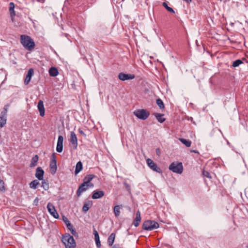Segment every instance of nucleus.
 Returning a JSON list of instances; mask_svg holds the SVG:
<instances>
[{"mask_svg":"<svg viewBox=\"0 0 248 248\" xmlns=\"http://www.w3.org/2000/svg\"><path fill=\"white\" fill-rule=\"evenodd\" d=\"M20 42L24 47L29 51L32 50L35 47V43L33 40L27 35L20 36Z\"/></svg>","mask_w":248,"mask_h":248,"instance_id":"f257e3e1","label":"nucleus"},{"mask_svg":"<svg viewBox=\"0 0 248 248\" xmlns=\"http://www.w3.org/2000/svg\"><path fill=\"white\" fill-rule=\"evenodd\" d=\"M62 241L64 244L65 248H75L76 242L73 237L69 233H66L62 238Z\"/></svg>","mask_w":248,"mask_h":248,"instance_id":"f03ea898","label":"nucleus"},{"mask_svg":"<svg viewBox=\"0 0 248 248\" xmlns=\"http://www.w3.org/2000/svg\"><path fill=\"white\" fill-rule=\"evenodd\" d=\"M159 224L155 220H147L142 224V229L146 231H152L158 228Z\"/></svg>","mask_w":248,"mask_h":248,"instance_id":"7ed1b4c3","label":"nucleus"},{"mask_svg":"<svg viewBox=\"0 0 248 248\" xmlns=\"http://www.w3.org/2000/svg\"><path fill=\"white\" fill-rule=\"evenodd\" d=\"M169 168L172 172L178 174H181L183 170V167L181 162H172L170 164Z\"/></svg>","mask_w":248,"mask_h":248,"instance_id":"20e7f679","label":"nucleus"},{"mask_svg":"<svg viewBox=\"0 0 248 248\" xmlns=\"http://www.w3.org/2000/svg\"><path fill=\"white\" fill-rule=\"evenodd\" d=\"M9 107V104L5 105L3 108V110L1 112L0 116V127H3L6 124L7 111Z\"/></svg>","mask_w":248,"mask_h":248,"instance_id":"39448f33","label":"nucleus"},{"mask_svg":"<svg viewBox=\"0 0 248 248\" xmlns=\"http://www.w3.org/2000/svg\"><path fill=\"white\" fill-rule=\"evenodd\" d=\"M134 114L138 118L145 120L150 115V112L144 109H137L134 112Z\"/></svg>","mask_w":248,"mask_h":248,"instance_id":"423d86ee","label":"nucleus"},{"mask_svg":"<svg viewBox=\"0 0 248 248\" xmlns=\"http://www.w3.org/2000/svg\"><path fill=\"white\" fill-rule=\"evenodd\" d=\"M146 162L149 167L154 171L161 173L162 172L161 169L157 166L151 159L148 158L146 159Z\"/></svg>","mask_w":248,"mask_h":248,"instance_id":"0eeeda50","label":"nucleus"},{"mask_svg":"<svg viewBox=\"0 0 248 248\" xmlns=\"http://www.w3.org/2000/svg\"><path fill=\"white\" fill-rule=\"evenodd\" d=\"M94 186L93 184H91L90 185L84 184L82 183L78 187L77 191V195L78 197H79L82 193L86 191L89 188H92Z\"/></svg>","mask_w":248,"mask_h":248,"instance_id":"6e6552de","label":"nucleus"},{"mask_svg":"<svg viewBox=\"0 0 248 248\" xmlns=\"http://www.w3.org/2000/svg\"><path fill=\"white\" fill-rule=\"evenodd\" d=\"M47 208L49 214L55 218H58L59 217L55 206L51 203L48 202L47 205Z\"/></svg>","mask_w":248,"mask_h":248,"instance_id":"1a4fd4ad","label":"nucleus"},{"mask_svg":"<svg viewBox=\"0 0 248 248\" xmlns=\"http://www.w3.org/2000/svg\"><path fill=\"white\" fill-rule=\"evenodd\" d=\"M69 141L73 146L74 148L76 149L78 146V139L75 133L73 131L70 132Z\"/></svg>","mask_w":248,"mask_h":248,"instance_id":"9d476101","label":"nucleus"},{"mask_svg":"<svg viewBox=\"0 0 248 248\" xmlns=\"http://www.w3.org/2000/svg\"><path fill=\"white\" fill-rule=\"evenodd\" d=\"M135 77V76L134 74H127L124 73H120L118 75L119 78L122 81L133 79Z\"/></svg>","mask_w":248,"mask_h":248,"instance_id":"9b49d317","label":"nucleus"},{"mask_svg":"<svg viewBox=\"0 0 248 248\" xmlns=\"http://www.w3.org/2000/svg\"><path fill=\"white\" fill-rule=\"evenodd\" d=\"M63 137L62 136H59L58 137L57 146H56V151L58 153H61L63 150Z\"/></svg>","mask_w":248,"mask_h":248,"instance_id":"f8f14e48","label":"nucleus"},{"mask_svg":"<svg viewBox=\"0 0 248 248\" xmlns=\"http://www.w3.org/2000/svg\"><path fill=\"white\" fill-rule=\"evenodd\" d=\"M34 74V70L32 68H30L28 71V73L24 80V84L28 85L31 81V78Z\"/></svg>","mask_w":248,"mask_h":248,"instance_id":"ddd939ff","label":"nucleus"},{"mask_svg":"<svg viewBox=\"0 0 248 248\" xmlns=\"http://www.w3.org/2000/svg\"><path fill=\"white\" fill-rule=\"evenodd\" d=\"M105 195V192L102 190H95L93 192L92 196L93 199H97L103 197Z\"/></svg>","mask_w":248,"mask_h":248,"instance_id":"4468645a","label":"nucleus"},{"mask_svg":"<svg viewBox=\"0 0 248 248\" xmlns=\"http://www.w3.org/2000/svg\"><path fill=\"white\" fill-rule=\"evenodd\" d=\"M37 108L39 111L40 116L43 117L45 115V110L44 106V102L42 100H40L39 101L38 103Z\"/></svg>","mask_w":248,"mask_h":248,"instance_id":"2eb2a0df","label":"nucleus"},{"mask_svg":"<svg viewBox=\"0 0 248 248\" xmlns=\"http://www.w3.org/2000/svg\"><path fill=\"white\" fill-rule=\"evenodd\" d=\"M44 171L41 167H38L36 169L35 177L39 180H41L44 178Z\"/></svg>","mask_w":248,"mask_h":248,"instance_id":"dca6fc26","label":"nucleus"},{"mask_svg":"<svg viewBox=\"0 0 248 248\" xmlns=\"http://www.w3.org/2000/svg\"><path fill=\"white\" fill-rule=\"evenodd\" d=\"M96 176L94 174H88L83 179V182L84 184L90 185L93 184L91 181Z\"/></svg>","mask_w":248,"mask_h":248,"instance_id":"f3484780","label":"nucleus"},{"mask_svg":"<svg viewBox=\"0 0 248 248\" xmlns=\"http://www.w3.org/2000/svg\"><path fill=\"white\" fill-rule=\"evenodd\" d=\"M15 7V4L13 2H11L9 3V12L12 20H13V18L16 16V12L14 10Z\"/></svg>","mask_w":248,"mask_h":248,"instance_id":"a211bd4d","label":"nucleus"},{"mask_svg":"<svg viewBox=\"0 0 248 248\" xmlns=\"http://www.w3.org/2000/svg\"><path fill=\"white\" fill-rule=\"evenodd\" d=\"M49 167L50 172L51 174H54L56 173L57 169V162L50 161Z\"/></svg>","mask_w":248,"mask_h":248,"instance_id":"6ab92c4d","label":"nucleus"},{"mask_svg":"<svg viewBox=\"0 0 248 248\" xmlns=\"http://www.w3.org/2000/svg\"><path fill=\"white\" fill-rule=\"evenodd\" d=\"M82 169H83L82 163L80 161H79L78 162H77L76 166V169L75 170V175L78 174L80 171L82 170Z\"/></svg>","mask_w":248,"mask_h":248,"instance_id":"aec40b11","label":"nucleus"},{"mask_svg":"<svg viewBox=\"0 0 248 248\" xmlns=\"http://www.w3.org/2000/svg\"><path fill=\"white\" fill-rule=\"evenodd\" d=\"M58 70L55 67H52L49 70V74L51 77H56L58 75Z\"/></svg>","mask_w":248,"mask_h":248,"instance_id":"412c9836","label":"nucleus"},{"mask_svg":"<svg viewBox=\"0 0 248 248\" xmlns=\"http://www.w3.org/2000/svg\"><path fill=\"white\" fill-rule=\"evenodd\" d=\"M39 157L38 155H36L33 156L31 159V162L30 165V167H33L37 165V163Z\"/></svg>","mask_w":248,"mask_h":248,"instance_id":"4be33fe9","label":"nucleus"},{"mask_svg":"<svg viewBox=\"0 0 248 248\" xmlns=\"http://www.w3.org/2000/svg\"><path fill=\"white\" fill-rule=\"evenodd\" d=\"M115 238V234L114 233H111L110 235L108 236V243L109 246H111L113 245L114 242Z\"/></svg>","mask_w":248,"mask_h":248,"instance_id":"5701e85b","label":"nucleus"},{"mask_svg":"<svg viewBox=\"0 0 248 248\" xmlns=\"http://www.w3.org/2000/svg\"><path fill=\"white\" fill-rule=\"evenodd\" d=\"M155 116L158 121V122L160 123H163L165 121V118L163 117L164 114L161 113H155Z\"/></svg>","mask_w":248,"mask_h":248,"instance_id":"b1692460","label":"nucleus"},{"mask_svg":"<svg viewBox=\"0 0 248 248\" xmlns=\"http://www.w3.org/2000/svg\"><path fill=\"white\" fill-rule=\"evenodd\" d=\"M179 140L186 147H189L191 145V141L189 140H186L184 138H180Z\"/></svg>","mask_w":248,"mask_h":248,"instance_id":"393cba45","label":"nucleus"},{"mask_svg":"<svg viewBox=\"0 0 248 248\" xmlns=\"http://www.w3.org/2000/svg\"><path fill=\"white\" fill-rule=\"evenodd\" d=\"M42 180V187L45 190H47L49 188L48 181L46 179H43Z\"/></svg>","mask_w":248,"mask_h":248,"instance_id":"a878e982","label":"nucleus"},{"mask_svg":"<svg viewBox=\"0 0 248 248\" xmlns=\"http://www.w3.org/2000/svg\"><path fill=\"white\" fill-rule=\"evenodd\" d=\"M122 208V205H116L114 207V213L116 217H118L120 216V209Z\"/></svg>","mask_w":248,"mask_h":248,"instance_id":"bb28decb","label":"nucleus"},{"mask_svg":"<svg viewBox=\"0 0 248 248\" xmlns=\"http://www.w3.org/2000/svg\"><path fill=\"white\" fill-rule=\"evenodd\" d=\"M39 184V182L37 180H34L31 181L30 184V187L34 189L37 188V186Z\"/></svg>","mask_w":248,"mask_h":248,"instance_id":"cd10ccee","label":"nucleus"},{"mask_svg":"<svg viewBox=\"0 0 248 248\" xmlns=\"http://www.w3.org/2000/svg\"><path fill=\"white\" fill-rule=\"evenodd\" d=\"M156 103L160 109H162L164 108V104L162 100L160 98H158L156 100Z\"/></svg>","mask_w":248,"mask_h":248,"instance_id":"c85d7f7f","label":"nucleus"},{"mask_svg":"<svg viewBox=\"0 0 248 248\" xmlns=\"http://www.w3.org/2000/svg\"><path fill=\"white\" fill-rule=\"evenodd\" d=\"M162 5L163 7H164L166 9V10L167 11H168L170 13H175V12L173 10V9L172 8L169 7L166 2H163Z\"/></svg>","mask_w":248,"mask_h":248,"instance_id":"c756f323","label":"nucleus"},{"mask_svg":"<svg viewBox=\"0 0 248 248\" xmlns=\"http://www.w3.org/2000/svg\"><path fill=\"white\" fill-rule=\"evenodd\" d=\"M242 63H243L242 61L240 59H238L233 62L232 66L234 67H236Z\"/></svg>","mask_w":248,"mask_h":248,"instance_id":"7c9ffc66","label":"nucleus"},{"mask_svg":"<svg viewBox=\"0 0 248 248\" xmlns=\"http://www.w3.org/2000/svg\"><path fill=\"white\" fill-rule=\"evenodd\" d=\"M90 208V203H85L82 207V211L84 212H87Z\"/></svg>","mask_w":248,"mask_h":248,"instance_id":"2f4dec72","label":"nucleus"},{"mask_svg":"<svg viewBox=\"0 0 248 248\" xmlns=\"http://www.w3.org/2000/svg\"><path fill=\"white\" fill-rule=\"evenodd\" d=\"M5 190L4 183L3 180L0 179V192H4Z\"/></svg>","mask_w":248,"mask_h":248,"instance_id":"473e14b6","label":"nucleus"},{"mask_svg":"<svg viewBox=\"0 0 248 248\" xmlns=\"http://www.w3.org/2000/svg\"><path fill=\"white\" fill-rule=\"evenodd\" d=\"M140 220H141V217H136V218L134 220V226L135 227H138L140 224Z\"/></svg>","mask_w":248,"mask_h":248,"instance_id":"72a5a7b5","label":"nucleus"},{"mask_svg":"<svg viewBox=\"0 0 248 248\" xmlns=\"http://www.w3.org/2000/svg\"><path fill=\"white\" fill-rule=\"evenodd\" d=\"M202 175L203 177H206L209 179H211L212 177L210 174V173L208 171H206L205 170H203L202 171Z\"/></svg>","mask_w":248,"mask_h":248,"instance_id":"f704fd0d","label":"nucleus"},{"mask_svg":"<svg viewBox=\"0 0 248 248\" xmlns=\"http://www.w3.org/2000/svg\"><path fill=\"white\" fill-rule=\"evenodd\" d=\"M67 228L69 230V231L71 232L72 230H74L73 228V225L70 223H68L67 225H66Z\"/></svg>","mask_w":248,"mask_h":248,"instance_id":"c9c22d12","label":"nucleus"},{"mask_svg":"<svg viewBox=\"0 0 248 248\" xmlns=\"http://www.w3.org/2000/svg\"><path fill=\"white\" fill-rule=\"evenodd\" d=\"M52 161V162H53V161L57 162L56 157L55 153L52 154V155H51V161Z\"/></svg>","mask_w":248,"mask_h":248,"instance_id":"e433bc0d","label":"nucleus"},{"mask_svg":"<svg viewBox=\"0 0 248 248\" xmlns=\"http://www.w3.org/2000/svg\"><path fill=\"white\" fill-rule=\"evenodd\" d=\"M63 220L64 222L66 225H67V224L68 223H70V222L69 221V220L65 217H63Z\"/></svg>","mask_w":248,"mask_h":248,"instance_id":"4c0bfd02","label":"nucleus"},{"mask_svg":"<svg viewBox=\"0 0 248 248\" xmlns=\"http://www.w3.org/2000/svg\"><path fill=\"white\" fill-rule=\"evenodd\" d=\"M71 232L76 237H78V233L75 230H72Z\"/></svg>","mask_w":248,"mask_h":248,"instance_id":"58836bf2","label":"nucleus"},{"mask_svg":"<svg viewBox=\"0 0 248 248\" xmlns=\"http://www.w3.org/2000/svg\"><path fill=\"white\" fill-rule=\"evenodd\" d=\"M39 199H38V198H36L34 201H33V205H38V202H39Z\"/></svg>","mask_w":248,"mask_h":248,"instance_id":"ea45409f","label":"nucleus"},{"mask_svg":"<svg viewBox=\"0 0 248 248\" xmlns=\"http://www.w3.org/2000/svg\"><path fill=\"white\" fill-rule=\"evenodd\" d=\"M78 132L82 135H83L84 137H86V134L83 132V130H82L80 128H79L78 130Z\"/></svg>","mask_w":248,"mask_h":248,"instance_id":"a19ab883","label":"nucleus"},{"mask_svg":"<svg viewBox=\"0 0 248 248\" xmlns=\"http://www.w3.org/2000/svg\"><path fill=\"white\" fill-rule=\"evenodd\" d=\"M96 245L97 248H100L101 247V242L99 240H95Z\"/></svg>","mask_w":248,"mask_h":248,"instance_id":"79ce46f5","label":"nucleus"},{"mask_svg":"<svg viewBox=\"0 0 248 248\" xmlns=\"http://www.w3.org/2000/svg\"><path fill=\"white\" fill-rule=\"evenodd\" d=\"M156 154L158 156H159L161 154V151L159 148L156 149L155 150Z\"/></svg>","mask_w":248,"mask_h":248,"instance_id":"37998d69","label":"nucleus"},{"mask_svg":"<svg viewBox=\"0 0 248 248\" xmlns=\"http://www.w3.org/2000/svg\"><path fill=\"white\" fill-rule=\"evenodd\" d=\"M94 239H95V240H99V234H96L95 235H94Z\"/></svg>","mask_w":248,"mask_h":248,"instance_id":"c03bdc74","label":"nucleus"},{"mask_svg":"<svg viewBox=\"0 0 248 248\" xmlns=\"http://www.w3.org/2000/svg\"><path fill=\"white\" fill-rule=\"evenodd\" d=\"M136 217H140V211H139L137 212V213H136Z\"/></svg>","mask_w":248,"mask_h":248,"instance_id":"a18cd8bd","label":"nucleus"},{"mask_svg":"<svg viewBox=\"0 0 248 248\" xmlns=\"http://www.w3.org/2000/svg\"><path fill=\"white\" fill-rule=\"evenodd\" d=\"M96 234H98V233L97 231L95 229H94V230H93V234L94 235Z\"/></svg>","mask_w":248,"mask_h":248,"instance_id":"49530a36","label":"nucleus"},{"mask_svg":"<svg viewBox=\"0 0 248 248\" xmlns=\"http://www.w3.org/2000/svg\"><path fill=\"white\" fill-rule=\"evenodd\" d=\"M191 152L192 153H198V152L196 150H191Z\"/></svg>","mask_w":248,"mask_h":248,"instance_id":"de8ad7c7","label":"nucleus"},{"mask_svg":"<svg viewBox=\"0 0 248 248\" xmlns=\"http://www.w3.org/2000/svg\"><path fill=\"white\" fill-rule=\"evenodd\" d=\"M184 1H186L187 3H189L191 0H184Z\"/></svg>","mask_w":248,"mask_h":248,"instance_id":"09e8293b","label":"nucleus"},{"mask_svg":"<svg viewBox=\"0 0 248 248\" xmlns=\"http://www.w3.org/2000/svg\"><path fill=\"white\" fill-rule=\"evenodd\" d=\"M215 131H212L211 132V134L212 135H213V134H215Z\"/></svg>","mask_w":248,"mask_h":248,"instance_id":"8fccbe9b","label":"nucleus"}]
</instances>
